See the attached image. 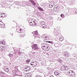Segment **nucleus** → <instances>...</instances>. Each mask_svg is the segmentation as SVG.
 <instances>
[{"label": "nucleus", "mask_w": 77, "mask_h": 77, "mask_svg": "<svg viewBox=\"0 0 77 77\" xmlns=\"http://www.w3.org/2000/svg\"><path fill=\"white\" fill-rule=\"evenodd\" d=\"M30 75H26V77H29V76H30Z\"/></svg>", "instance_id": "obj_39"}, {"label": "nucleus", "mask_w": 77, "mask_h": 77, "mask_svg": "<svg viewBox=\"0 0 77 77\" xmlns=\"http://www.w3.org/2000/svg\"><path fill=\"white\" fill-rule=\"evenodd\" d=\"M57 61L59 62H60V63H62V61L61 60H60V59H58L57 60Z\"/></svg>", "instance_id": "obj_32"}, {"label": "nucleus", "mask_w": 77, "mask_h": 77, "mask_svg": "<svg viewBox=\"0 0 77 77\" xmlns=\"http://www.w3.org/2000/svg\"><path fill=\"white\" fill-rule=\"evenodd\" d=\"M47 69H50L49 67H47Z\"/></svg>", "instance_id": "obj_45"}, {"label": "nucleus", "mask_w": 77, "mask_h": 77, "mask_svg": "<svg viewBox=\"0 0 77 77\" xmlns=\"http://www.w3.org/2000/svg\"><path fill=\"white\" fill-rule=\"evenodd\" d=\"M68 74L70 75H75V72L73 71L70 70L68 71Z\"/></svg>", "instance_id": "obj_8"}, {"label": "nucleus", "mask_w": 77, "mask_h": 77, "mask_svg": "<svg viewBox=\"0 0 77 77\" xmlns=\"http://www.w3.org/2000/svg\"><path fill=\"white\" fill-rule=\"evenodd\" d=\"M45 43H43L41 44L42 46H44V45H45Z\"/></svg>", "instance_id": "obj_36"}, {"label": "nucleus", "mask_w": 77, "mask_h": 77, "mask_svg": "<svg viewBox=\"0 0 77 77\" xmlns=\"http://www.w3.org/2000/svg\"><path fill=\"white\" fill-rule=\"evenodd\" d=\"M62 66L63 67H64V68H65V67H66V66H65V65H63Z\"/></svg>", "instance_id": "obj_42"}, {"label": "nucleus", "mask_w": 77, "mask_h": 77, "mask_svg": "<svg viewBox=\"0 0 77 77\" xmlns=\"http://www.w3.org/2000/svg\"><path fill=\"white\" fill-rule=\"evenodd\" d=\"M38 9H39V10L40 11H44V10H43V9H42V8H41V7H38Z\"/></svg>", "instance_id": "obj_21"}, {"label": "nucleus", "mask_w": 77, "mask_h": 77, "mask_svg": "<svg viewBox=\"0 0 77 77\" xmlns=\"http://www.w3.org/2000/svg\"><path fill=\"white\" fill-rule=\"evenodd\" d=\"M32 33L33 35V37L34 38H35V39H38L39 36V34L38 33V31H34L32 32Z\"/></svg>", "instance_id": "obj_2"}, {"label": "nucleus", "mask_w": 77, "mask_h": 77, "mask_svg": "<svg viewBox=\"0 0 77 77\" xmlns=\"http://www.w3.org/2000/svg\"><path fill=\"white\" fill-rule=\"evenodd\" d=\"M47 47V51H48V50H49L50 49V47Z\"/></svg>", "instance_id": "obj_38"}, {"label": "nucleus", "mask_w": 77, "mask_h": 77, "mask_svg": "<svg viewBox=\"0 0 77 77\" xmlns=\"http://www.w3.org/2000/svg\"><path fill=\"white\" fill-rule=\"evenodd\" d=\"M17 32L20 33V35H22L21 36L22 37H24L25 36V32H23V30L21 29H20L19 31Z\"/></svg>", "instance_id": "obj_4"}, {"label": "nucleus", "mask_w": 77, "mask_h": 77, "mask_svg": "<svg viewBox=\"0 0 77 77\" xmlns=\"http://www.w3.org/2000/svg\"><path fill=\"white\" fill-rule=\"evenodd\" d=\"M11 56H12V54H11Z\"/></svg>", "instance_id": "obj_51"}, {"label": "nucleus", "mask_w": 77, "mask_h": 77, "mask_svg": "<svg viewBox=\"0 0 77 77\" xmlns=\"http://www.w3.org/2000/svg\"><path fill=\"white\" fill-rule=\"evenodd\" d=\"M46 47H47L45 46V45H43V46H42V49H43V50H44L45 49V48H46Z\"/></svg>", "instance_id": "obj_23"}, {"label": "nucleus", "mask_w": 77, "mask_h": 77, "mask_svg": "<svg viewBox=\"0 0 77 77\" xmlns=\"http://www.w3.org/2000/svg\"><path fill=\"white\" fill-rule=\"evenodd\" d=\"M13 68H14V69H18V66H15L14 65L13 66Z\"/></svg>", "instance_id": "obj_29"}, {"label": "nucleus", "mask_w": 77, "mask_h": 77, "mask_svg": "<svg viewBox=\"0 0 77 77\" xmlns=\"http://www.w3.org/2000/svg\"><path fill=\"white\" fill-rule=\"evenodd\" d=\"M14 75H17L18 76H19L20 77H21L23 76V75H22V73H20V74H17L16 73H13Z\"/></svg>", "instance_id": "obj_13"}, {"label": "nucleus", "mask_w": 77, "mask_h": 77, "mask_svg": "<svg viewBox=\"0 0 77 77\" xmlns=\"http://www.w3.org/2000/svg\"><path fill=\"white\" fill-rule=\"evenodd\" d=\"M0 27L3 28L5 27V24L0 20Z\"/></svg>", "instance_id": "obj_10"}, {"label": "nucleus", "mask_w": 77, "mask_h": 77, "mask_svg": "<svg viewBox=\"0 0 77 77\" xmlns=\"http://www.w3.org/2000/svg\"><path fill=\"white\" fill-rule=\"evenodd\" d=\"M5 72H9V69L7 68L5 69H4Z\"/></svg>", "instance_id": "obj_33"}, {"label": "nucleus", "mask_w": 77, "mask_h": 77, "mask_svg": "<svg viewBox=\"0 0 77 77\" xmlns=\"http://www.w3.org/2000/svg\"><path fill=\"white\" fill-rule=\"evenodd\" d=\"M11 36H13V34H12V35H11Z\"/></svg>", "instance_id": "obj_49"}, {"label": "nucleus", "mask_w": 77, "mask_h": 77, "mask_svg": "<svg viewBox=\"0 0 77 77\" xmlns=\"http://www.w3.org/2000/svg\"><path fill=\"white\" fill-rule=\"evenodd\" d=\"M71 61V62H74V60L72 58H71L69 59Z\"/></svg>", "instance_id": "obj_30"}, {"label": "nucleus", "mask_w": 77, "mask_h": 77, "mask_svg": "<svg viewBox=\"0 0 77 77\" xmlns=\"http://www.w3.org/2000/svg\"><path fill=\"white\" fill-rule=\"evenodd\" d=\"M31 65L33 66H35L37 65V61H33L32 60L31 62L30 63Z\"/></svg>", "instance_id": "obj_5"}, {"label": "nucleus", "mask_w": 77, "mask_h": 77, "mask_svg": "<svg viewBox=\"0 0 77 77\" xmlns=\"http://www.w3.org/2000/svg\"><path fill=\"white\" fill-rule=\"evenodd\" d=\"M54 75L57 76V75H60V73H59H59L58 72L55 71L54 72Z\"/></svg>", "instance_id": "obj_14"}, {"label": "nucleus", "mask_w": 77, "mask_h": 77, "mask_svg": "<svg viewBox=\"0 0 77 77\" xmlns=\"http://www.w3.org/2000/svg\"><path fill=\"white\" fill-rule=\"evenodd\" d=\"M2 74H3V73L1 72L0 74V75H1V76H2V77H6V75H5V76L3 75H2Z\"/></svg>", "instance_id": "obj_27"}, {"label": "nucleus", "mask_w": 77, "mask_h": 77, "mask_svg": "<svg viewBox=\"0 0 77 77\" xmlns=\"http://www.w3.org/2000/svg\"><path fill=\"white\" fill-rule=\"evenodd\" d=\"M49 43H50L51 44H53V42H51V41H49L48 42Z\"/></svg>", "instance_id": "obj_37"}, {"label": "nucleus", "mask_w": 77, "mask_h": 77, "mask_svg": "<svg viewBox=\"0 0 77 77\" xmlns=\"http://www.w3.org/2000/svg\"><path fill=\"white\" fill-rule=\"evenodd\" d=\"M44 50L45 51H47V47H46V48H45V49Z\"/></svg>", "instance_id": "obj_41"}, {"label": "nucleus", "mask_w": 77, "mask_h": 77, "mask_svg": "<svg viewBox=\"0 0 77 77\" xmlns=\"http://www.w3.org/2000/svg\"><path fill=\"white\" fill-rule=\"evenodd\" d=\"M42 37L44 38L45 40H48L49 37L48 36H46L45 34H43L42 35Z\"/></svg>", "instance_id": "obj_9"}, {"label": "nucleus", "mask_w": 77, "mask_h": 77, "mask_svg": "<svg viewBox=\"0 0 77 77\" xmlns=\"http://www.w3.org/2000/svg\"><path fill=\"white\" fill-rule=\"evenodd\" d=\"M29 23L31 26H34L37 25L36 23V20L33 19H30L29 20Z\"/></svg>", "instance_id": "obj_1"}, {"label": "nucleus", "mask_w": 77, "mask_h": 77, "mask_svg": "<svg viewBox=\"0 0 77 77\" xmlns=\"http://www.w3.org/2000/svg\"><path fill=\"white\" fill-rule=\"evenodd\" d=\"M0 42L1 43V44H3V45H5V42L4 41H1Z\"/></svg>", "instance_id": "obj_28"}, {"label": "nucleus", "mask_w": 77, "mask_h": 77, "mask_svg": "<svg viewBox=\"0 0 77 77\" xmlns=\"http://www.w3.org/2000/svg\"><path fill=\"white\" fill-rule=\"evenodd\" d=\"M30 69V66H28L25 67L24 68V70H25V71H29V70Z\"/></svg>", "instance_id": "obj_11"}, {"label": "nucleus", "mask_w": 77, "mask_h": 77, "mask_svg": "<svg viewBox=\"0 0 77 77\" xmlns=\"http://www.w3.org/2000/svg\"><path fill=\"white\" fill-rule=\"evenodd\" d=\"M69 56V54L68 52H66L64 53V56L66 57H68Z\"/></svg>", "instance_id": "obj_12"}, {"label": "nucleus", "mask_w": 77, "mask_h": 77, "mask_svg": "<svg viewBox=\"0 0 77 77\" xmlns=\"http://www.w3.org/2000/svg\"><path fill=\"white\" fill-rule=\"evenodd\" d=\"M61 17L62 18H64V14H62L61 15Z\"/></svg>", "instance_id": "obj_35"}, {"label": "nucleus", "mask_w": 77, "mask_h": 77, "mask_svg": "<svg viewBox=\"0 0 77 77\" xmlns=\"http://www.w3.org/2000/svg\"><path fill=\"white\" fill-rule=\"evenodd\" d=\"M68 3L69 5H72V3H73L72 2V1H69L68 2Z\"/></svg>", "instance_id": "obj_31"}, {"label": "nucleus", "mask_w": 77, "mask_h": 77, "mask_svg": "<svg viewBox=\"0 0 77 77\" xmlns=\"http://www.w3.org/2000/svg\"><path fill=\"white\" fill-rule=\"evenodd\" d=\"M57 28H54L53 32L54 35L57 36L59 35V33L57 31Z\"/></svg>", "instance_id": "obj_6"}, {"label": "nucleus", "mask_w": 77, "mask_h": 77, "mask_svg": "<svg viewBox=\"0 0 77 77\" xmlns=\"http://www.w3.org/2000/svg\"><path fill=\"white\" fill-rule=\"evenodd\" d=\"M32 47L33 50H38L39 48L38 47V46L36 44L33 45L32 46Z\"/></svg>", "instance_id": "obj_7"}, {"label": "nucleus", "mask_w": 77, "mask_h": 77, "mask_svg": "<svg viewBox=\"0 0 77 77\" xmlns=\"http://www.w3.org/2000/svg\"><path fill=\"white\" fill-rule=\"evenodd\" d=\"M0 66H1V63H0Z\"/></svg>", "instance_id": "obj_48"}, {"label": "nucleus", "mask_w": 77, "mask_h": 77, "mask_svg": "<svg viewBox=\"0 0 77 77\" xmlns=\"http://www.w3.org/2000/svg\"><path fill=\"white\" fill-rule=\"evenodd\" d=\"M75 57H77V56H75Z\"/></svg>", "instance_id": "obj_53"}, {"label": "nucleus", "mask_w": 77, "mask_h": 77, "mask_svg": "<svg viewBox=\"0 0 77 77\" xmlns=\"http://www.w3.org/2000/svg\"><path fill=\"white\" fill-rule=\"evenodd\" d=\"M26 75H29V74H26Z\"/></svg>", "instance_id": "obj_47"}, {"label": "nucleus", "mask_w": 77, "mask_h": 77, "mask_svg": "<svg viewBox=\"0 0 77 77\" xmlns=\"http://www.w3.org/2000/svg\"><path fill=\"white\" fill-rule=\"evenodd\" d=\"M57 52L58 53H59V54H60V51H59H59H58Z\"/></svg>", "instance_id": "obj_43"}, {"label": "nucleus", "mask_w": 77, "mask_h": 77, "mask_svg": "<svg viewBox=\"0 0 77 77\" xmlns=\"http://www.w3.org/2000/svg\"><path fill=\"white\" fill-rule=\"evenodd\" d=\"M30 61V59H28L26 60V63H29Z\"/></svg>", "instance_id": "obj_24"}, {"label": "nucleus", "mask_w": 77, "mask_h": 77, "mask_svg": "<svg viewBox=\"0 0 77 77\" xmlns=\"http://www.w3.org/2000/svg\"><path fill=\"white\" fill-rule=\"evenodd\" d=\"M5 50V48L4 46L0 47V50L2 51H3Z\"/></svg>", "instance_id": "obj_15"}, {"label": "nucleus", "mask_w": 77, "mask_h": 77, "mask_svg": "<svg viewBox=\"0 0 77 77\" xmlns=\"http://www.w3.org/2000/svg\"><path fill=\"white\" fill-rule=\"evenodd\" d=\"M59 6L57 5H55L54 7V9H59Z\"/></svg>", "instance_id": "obj_18"}, {"label": "nucleus", "mask_w": 77, "mask_h": 77, "mask_svg": "<svg viewBox=\"0 0 77 77\" xmlns=\"http://www.w3.org/2000/svg\"><path fill=\"white\" fill-rule=\"evenodd\" d=\"M1 14L2 15V14Z\"/></svg>", "instance_id": "obj_50"}, {"label": "nucleus", "mask_w": 77, "mask_h": 77, "mask_svg": "<svg viewBox=\"0 0 77 77\" xmlns=\"http://www.w3.org/2000/svg\"><path fill=\"white\" fill-rule=\"evenodd\" d=\"M64 69L65 71H68V69H69V68H68V66H66L64 68Z\"/></svg>", "instance_id": "obj_19"}, {"label": "nucleus", "mask_w": 77, "mask_h": 77, "mask_svg": "<svg viewBox=\"0 0 77 77\" xmlns=\"http://www.w3.org/2000/svg\"><path fill=\"white\" fill-rule=\"evenodd\" d=\"M54 5H55V2L54 1H52L51 2L49 3L48 6L50 8H53V6H54Z\"/></svg>", "instance_id": "obj_3"}, {"label": "nucleus", "mask_w": 77, "mask_h": 77, "mask_svg": "<svg viewBox=\"0 0 77 77\" xmlns=\"http://www.w3.org/2000/svg\"><path fill=\"white\" fill-rule=\"evenodd\" d=\"M18 4H19V6H21V4H20V3H18Z\"/></svg>", "instance_id": "obj_44"}, {"label": "nucleus", "mask_w": 77, "mask_h": 77, "mask_svg": "<svg viewBox=\"0 0 77 77\" xmlns=\"http://www.w3.org/2000/svg\"><path fill=\"white\" fill-rule=\"evenodd\" d=\"M63 68H64L63 67L60 68V70H61V71H63Z\"/></svg>", "instance_id": "obj_40"}, {"label": "nucleus", "mask_w": 77, "mask_h": 77, "mask_svg": "<svg viewBox=\"0 0 77 77\" xmlns=\"http://www.w3.org/2000/svg\"><path fill=\"white\" fill-rule=\"evenodd\" d=\"M73 12H74L75 14H77V10H74L73 11Z\"/></svg>", "instance_id": "obj_34"}, {"label": "nucleus", "mask_w": 77, "mask_h": 77, "mask_svg": "<svg viewBox=\"0 0 77 77\" xmlns=\"http://www.w3.org/2000/svg\"><path fill=\"white\" fill-rule=\"evenodd\" d=\"M45 22L42 21H41L40 22V24L41 25V26H42V25H44V24H45Z\"/></svg>", "instance_id": "obj_22"}, {"label": "nucleus", "mask_w": 77, "mask_h": 77, "mask_svg": "<svg viewBox=\"0 0 77 77\" xmlns=\"http://www.w3.org/2000/svg\"><path fill=\"white\" fill-rule=\"evenodd\" d=\"M10 57H11V55H10Z\"/></svg>", "instance_id": "obj_52"}, {"label": "nucleus", "mask_w": 77, "mask_h": 77, "mask_svg": "<svg viewBox=\"0 0 77 77\" xmlns=\"http://www.w3.org/2000/svg\"><path fill=\"white\" fill-rule=\"evenodd\" d=\"M26 5L27 6H32V5H30V3L29 2H26Z\"/></svg>", "instance_id": "obj_17"}, {"label": "nucleus", "mask_w": 77, "mask_h": 77, "mask_svg": "<svg viewBox=\"0 0 77 77\" xmlns=\"http://www.w3.org/2000/svg\"><path fill=\"white\" fill-rule=\"evenodd\" d=\"M29 2H30L31 3H32V4L33 5L35 6V5L36 3L33 1L32 0H29Z\"/></svg>", "instance_id": "obj_16"}, {"label": "nucleus", "mask_w": 77, "mask_h": 77, "mask_svg": "<svg viewBox=\"0 0 77 77\" xmlns=\"http://www.w3.org/2000/svg\"><path fill=\"white\" fill-rule=\"evenodd\" d=\"M50 77H54V76H53L51 75Z\"/></svg>", "instance_id": "obj_46"}, {"label": "nucleus", "mask_w": 77, "mask_h": 77, "mask_svg": "<svg viewBox=\"0 0 77 77\" xmlns=\"http://www.w3.org/2000/svg\"><path fill=\"white\" fill-rule=\"evenodd\" d=\"M42 28L43 29H45L47 27L46 26V25H45V24L42 25Z\"/></svg>", "instance_id": "obj_25"}, {"label": "nucleus", "mask_w": 77, "mask_h": 77, "mask_svg": "<svg viewBox=\"0 0 77 77\" xmlns=\"http://www.w3.org/2000/svg\"><path fill=\"white\" fill-rule=\"evenodd\" d=\"M59 45L57 43H56L54 44V46L55 47H59Z\"/></svg>", "instance_id": "obj_20"}, {"label": "nucleus", "mask_w": 77, "mask_h": 77, "mask_svg": "<svg viewBox=\"0 0 77 77\" xmlns=\"http://www.w3.org/2000/svg\"><path fill=\"white\" fill-rule=\"evenodd\" d=\"M63 37H60V38L59 39V41H63Z\"/></svg>", "instance_id": "obj_26"}, {"label": "nucleus", "mask_w": 77, "mask_h": 77, "mask_svg": "<svg viewBox=\"0 0 77 77\" xmlns=\"http://www.w3.org/2000/svg\"><path fill=\"white\" fill-rule=\"evenodd\" d=\"M3 14H4V13H3Z\"/></svg>", "instance_id": "obj_54"}]
</instances>
